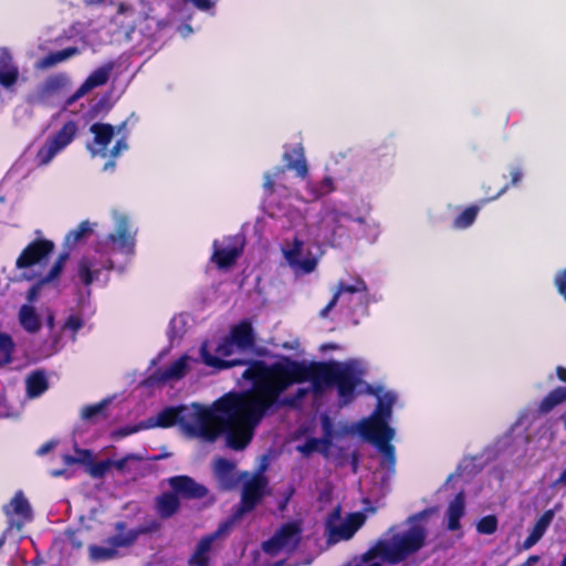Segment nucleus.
<instances>
[{
	"label": "nucleus",
	"mask_w": 566,
	"mask_h": 566,
	"mask_svg": "<svg viewBox=\"0 0 566 566\" xmlns=\"http://www.w3.org/2000/svg\"><path fill=\"white\" fill-rule=\"evenodd\" d=\"M366 291L367 286L365 282L360 279H355L353 283L340 281L337 285L336 291L334 292L333 298L321 311V316L326 317L328 313L332 311V308L337 304V302L348 304L352 301L353 294Z\"/></svg>",
	"instance_id": "nucleus-14"
},
{
	"label": "nucleus",
	"mask_w": 566,
	"mask_h": 566,
	"mask_svg": "<svg viewBox=\"0 0 566 566\" xmlns=\"http://www.w3.org/2000/svg\"><path fill=\"white\" fill-rule=\"evenodd\" d=\"M283 254L295 274H307L315 270L317 260L303 241L294 239L292 243H286L283 248Z\"/></svg>",
	"instance_id": "nucleus-10"
},
{
	"label": "nucleus",
	"mask_w": 566,
	"mask_h": 566,
	"mask_svg": "<svg viewBox=\"0 0 566 566\" xmlns=\"http://www.w3.org/2000/svg\"><path fill=\"white\" fill-rule=\"evenodd\" d=\"M82 326V321L77 316H70L65 323V328L76 332Z\"/></svg>",
	"instance_id": "nucleus-46"
},
{
	"label": "nucleus",
	"mask_w": 566,
	"mask_h": 566,
	"mask_svg": "<svg viewBox=\"0 0 566 566\" xmlns=\"http://www.w3.org/2000/svg\"><path fill=\"white\" fill-rule=\"evenodd\" d=\"M305 392V389H300V395L303 396Z\"/></svg>",
	"instance_id": "nucleus-61"
},
{
	"label": "nucleus",
	"mask_w": 566,
	"mask_h": 566,
	"mask_svg": "<svg viewBox=\"0 0 566 566\" xmlns=\"http://www.w3.org/2000/svg\"><path fill=\"white\" fill-rule=\"evenodd\" d=\"M361 374L363 368L358 361L307 364L282 357L270 365L259 363L244 373L245 377L253 380V390L242 395L229 394L211 407L193 403L166 408L146 424L124 429L119 434L123 437L140 429L177 424L185 433L207 440H213L224 431L231 448L243 449L252 439L254 428L265 410L291 385L308 382L314 392L336 385L340 401L345 405L353 399Z\"/></svg>",
	"instance_id": "nucleus-1"
},
{
	"label": "nucleus",
	"mask_w": 566,
	"mask_h": 566,
	"mask_svg": "<svg viewBox=\"0 0 566 566\" xmlns=\"http://www.w3.org/2000/svg\"><path fill=\"white\" fill-rule=\"evenodd\" d=\"M142 461L143 457L130 453L122 459L113 460V468L123 474H134L139 470Z\"/></svg>",
	"instance_id": "nucleus-25"
},
{
	"label": "nucleus",
	"mask_w": 566,
	"mask_h": 566,
	"mask_svg": "<svg viewBox=\"0 0 566 566\" xmlns=\"http://www.w3.org/2000/svg\"><path fill=\"white\" fill-rule=\"evenodd\" d=\"M242 251V241L239 238L229 239V243L220 247L218 241L213 243L211 260L221 269L228 268L235 262Z\"/></svg>",
	"instance_id": "nucleus-15"
},
{
	"label": "nucleus",
	"mask_w": 566,
	"mask_h": 566,
	"mask_svg": "<svg viewBox=\"0 0 566 566\" xmlns=\"http://www.w3.org/2000/svg\"><path fill=\"white\" fill-rule=\"evenodd\" d=\"M294 151L296 155H298V157H300L298 159H296L295 161H291L290 155L287 153H285L284 160L287 163V167L290 169H294L297 172V175H300L301 177H304L307 172V167H306L305 160L303 159L302 154H298L296 149Z\"/></svg>",
	"instance_id": "nucleus-40"
},
{
	"label": "nucleus",
	"mask_w": 566,
	"mask_h": 566,
	"mask_svg": "<svg viewBox=\"0 0 566 566\" xmlns=\"http://www.w3.org/2000/svg\"><path fill=\"white\" fill-rule=\"evenodd\" d=\"M10 518H18L19 525L31 520V506L21 492H18L10 503L4 507Z\"/></svg>",
	"instance_id": "nucleus-19"
},
{
	"label": "nucleus",
	"mask_w": 566,
	"mask_h": 566,
	"mask_svg": "<svg viewBox=\"0 0 566 566\" xmlns=\"http://www.w3.org/2000/svg\"><path fill=\"white\" fill-rule=\"evenodd\" d=\"M19 323L21 327L31 334H34L41 328V318L35 308L31 305H22L19 311Z\"/></svg>",
	"instance_id": "nucleus-21"
},
{
	"label": "nucleus",
	"mask_w": 566,
	"mask_h": 566,
	"mask_svg": "<svg viewBox=\"0 0 566 566\" xmlns=\"http://www.w3.org/2000/svg\"><path fill=\"white\" fill-rule=\"evenodd\" d=\"M77 124L66 122L55 134L50 136L38 150L35 161L39 166H45L65 147H67L77 134Z\"/></svg>",
	"instance_id": "nucleus-9"
},
{
	"label": "nucleus",
	"mask_w": 566,
	"mask_h": 566,
	"mask_svg": "<svg viewBox=\"0 0 566 566\" xmlns=\"http://www.w3.org/2000/svg\"><path fill=\"white\" fill-rule=\"evenodd\" d=\"M228 527V524H224L223 526H221L218 531V534L219 533H223L226 531V528Z\"/></svg>",
	"instance_id": "nucleus-57"
},
{
	"label": "nucleus",
	"mask_w": 566,
	"mask_h": 566,
	"mask_svg": "<svg viewBox=\"0 0 566 566\" xmlns=\"http://www.w3.org/2000/svg\"><path fill=\"white\" fill-rule=\"evenodd\" d=\"M522 178V172L518 169L512 171V181L513 184H517Z\"/></svg>",
	"instance_id": "nucleus-49"
},
{
	"label": "nucleus",
	"mask_w": 566,
	"mask_h": 566,
	"mask_svg": "<svg viewBox=\"0 0 566 566\" xmlns=\"http://www.w3.org/2000/svg\"><path fill=\"white\" fill-rule=\"evenodd\" d=\"M322 428L324 431V436L321 439H308L304 444L298 446L297 450L307 455L313 452H319L325 455H327L332 439H333V431H332V422L328 419V417L324 416L322 419Z\"/></svg>",
	"instance_id": "nucleus-16"
},
{
	"label": "nucleus",
	"mask_w": 566,
	"mask_h": 566,
	"mask_svg": "<svg viewBox=\"0 0 566 566\" xmlns=\"http://www.w3.org/2000/svg\"><path fill=\"white\" fill-rule=\"evenodd\" d=\"M64 474H65V471H62V470H56V471L52 472L53 476H61V475H64Z\"/></svg>",
	"instance_id": "nucleus-55"
},
{
	"label": "nucleus",
	"mask_w": 566,
	"mask_h": 566,
	"mask_svg": "<svg viewBox=\"0 0 566 566\" xmlns=\"http://www.w3.org/2000/svg\"><path fill=\"white\" fill-rule=\"evenodd\" d=\"M188 356H182L176 361H174L160 376L161 380H176L181 378L189 368Z\"/></svg>",
	"instance_id": "nucleus-27"
},
{
	"label": "nucleus",
	"mask_w": 566,
	"mask_h": 566,
	"mask_svg": "<svg viewBox=\"0 0 566 566\" xmlns=\"http://www.w3.org/2000/svg\"><path fill=\"white\" fill-rule=\"evenodd\" d=\"M338 221V214L335 211L328 210L324 213L321 220V228L324 232V235L327 237L328 233H333L335 228L334 224Z\"/></svg>",
	"instance_id": "nucleus-39"
},
{
	"label": "nucleus",
	"mask_w": 566,
	"mask_h": 566,
	"mask_svg": "<svg viewBox=\"0 0 566 566\" xmlns=\"http://www.w3.org/2000/svg\"><path fill=\"white\" fill-rule=\"evenodd\" d=\"M53 448V443H46L39 449V454H45Z\"/></svg>",
	"instance_id": "nucleus-50"
},
{
	"label": "nucleus",
	"mask_w": 566,
	"mask_h": 566,
	"mask_svg": "<svg viewBox=\"0 0 566 566\" xmlns=\"http://www.w3.org/2000/svg\"><path fill=\"white\" fill-rule=\"evenodd\" d=\"M186 318L184 316H176L170 322V333L177 336L184 332Z\"/></svg>",
	"instance_id": "nucleus-44"
},
{
	"label": "nucleus",
	"mask_w": 566,
	"mask_h": 566,
	"mask_svg": "<svg viewBox=\"0 0 566 566\" xmlns=\"http://www.w3.org/2000/svg\"><path fill=\"white\" fill-rule=\"evenodd\" d=\"M113 468V459H107L97 463H93V457L91 455L90 462L86 464V472L94 479L103 478Z\"/></svg>",
	"instance_id": "nucleus-30"
},
{
	"label": "nucleus",
	"mask_w": 566,
	"mask_h": 566,
	"mask_svg": "<svg viewBox=\"0 0 566 566\" xmlns=\"http://www.w3.org/2000/svg\"><path fill=\"white\" fill-rule=\"evenodd\" d=\"M46 388V378L42 373H33L27 378V392L30 398L40 396Z\"/></svg>",
	"instance_id": "nucleus-28"
},
{
	"label": "nucleus",
	"mask_w": 566,
	"mask_h": 566,
	"mask_svg": "<svg viewBox=\"0 0 566 566\" xmlns=\"http://www.w3.org/2000/svg\"><path fill=\"white\" fill-rule=\"evenodd\" d=\"M395 400L396 396L392 392L378 395V406L374 415L357 424L359 433L382 453V464L388 469L395 464L394 447L389 444L395 431L387 426L385 419L390 417Z\"/></svg>",
	"instance_id": "nucleus-5"
},
{
	"label": "nucleus",
	"mask_w": 566,
	"mask_h": 566,
	"mask_svg": "<svg viewBox=\"0 0 566 566\" xmlns=\"http://www.w3.org/2000/svg\"><path fill=\"white\" fill-rule=\"evenodd\" d=\"M48 324H49L50 326H52V324H53V317H49V322H48Z\"/></svg>",
	"instance_id": "nucleus-60"
},
{
	"label": "nucleus",
	"mask_w": 566,
	"mask_h": 566,
	"mask_svg": "<svg viewBox=\"0 0 566 566\" xmlns=\"http://www.w3.org/2000/svg\"><path fill=\"white\" fill-rule=\"evenodd\" d=\"M301 526L297 522L284 524L274 536L263 544V548L271 555L293 551L301 539Z\"/></svg>",
	"instance_id": "nucleus-11"
},
{
	"label": "nucleus",
	"mask_w": 566,
	"mask_h": 566,
	"mask_svg": "<svg viewBox=\"0 0 566 566\" xmlns=\"http://www.w3.org/2000/svg\"><path fill=\"white\" fill-rule=\"evenodd\" d=\"M75 453L76 455L75 457H72V455H63V462L66 464V465H71V464H75V463H81V464H84L86 467V464L90 462L91 460V451L90 450H85V449H75Z\"/></svg>",
	"instance_id": "nucleus-38"
},
{
	"label": "nucleus",
	"mask_w": 566,
	"mask_h": 566,
	"mask_svg": "<svg viewBox=\"0 0 566 566\" xmlns=\"http://www.w3.org/2000/svg\"><path fill=\"white\" fill-rule=\"evenodd\" d=\"M558 378L566 382V368L558 367L557 368ZM566 400V387H558L552 392H549L541 402L539 410L542 412H548L557 405L564 402Z\"/></svg>",
	"instance_id": "nucleus-20"
},
{
	"label": "nucleus",
	"mask_w": 566,
	"mask_h": 566,
	"mask_svg": "<svg viewBox=\"0 0 566 566\" xmlns=\"http://www.w3.org/2000/svg\"><path fill=\"white\" fill-rule=\"evenodd\" d=\"M213 474L222 490H231L243 482L241 507L234 518L251 511L268 494V481L262 474L239 473L235 464L226 459L213 462Z\"/></svg>",
	"instance_id": "nucleus-4"
},
{
	"label": "nucleus",
	"mask_w": 566,
	"mask_h": 566,
	"mask_svg": "<svg viewBox=\"0 0 566 566\" xmlns=\"http://www.w3.org/2000/svg\"><path fill=\"white\" fill-rule=\"evenodd\" d=\"M114 218L116 221V232L99 244L94 255L84 258L78 264V276L86 285L97 277L101 270L112 266L111 260L104 258L105 253L120 252L128 254L133 251L134 233L128 229L127 218L117 212L114 213Z\"/></svg>",
	"instance_id": "nucleus-3"
},
{
	"label": "nucleus",
	"mask_w": 566,
	"mask_h": 566,
	"mask_svg": "<svg viewBox=\"0 0 566 566\" xmlns=\"http://www.w3.org/2000/svg\"><path fill=\"white\" fill-rule=\"evenodd\" d=\"M264 186L266 188H269V189H272V187H273V181L270 179L269 175L265 176V184H264Z\"/></svg>",
	"instance_id": "nucleus-53"
},
{
	"label": "nucleus",
	"mask_w": 566,
	"mask_h": 566,
	"mask_svg": "<svg viewBox=\"0 0 566 566\" xmlns=\"http://www.w3.org/2000/svg\"><path fill=\"white\" fill-rule=\"evenodd\" d=\"M538 541L535 539L531 534L526 537V539L523 543V549H530L532 548Z\"/></svg>",
	"instance_id": "nucleus-47"
},
{
	"label": "nucleus",
	"mask_w": 566,
	"mask_h": 566,
	"mask_svg": "<svg viewBox=\"0 0 566 566\" xmlns=\"http://www.w3.org/2000/svg\"><path fill=\"white\" fill-rule=\"evenodd\" d=\"M168 4L180 10L181 4H186L187 2H191L195 7L200 10H208L213 7V2L211 0H166Z\"/></svg>",
	"instance_id": "nucleus-41"
},
{
	"label": "nucleus",
	"mask_w": 566,
	"mask_h": 566,
	"mask_svg": "<svg viewBox=\"0 0 566 566\" xmlns=\"http://www.w3.org/2000/svg\"><path fill=\"white\" fill-rule=\"evenodd\" d=\"M113 166H114V164H113V163H107V164L105 165L104 169H105V170H107V169L112 168Z\"/></svg>",
	"instance_id": "nucleus-58"
},
{
	"label": "nucleus",
	"mask_w": 566,
	"mask_h": 566,
	"mask_svg": "<svg viewBox=\"0 0 566 566\" xmlns=\"http://www.w3.org/2000/svg\"><path fill=\"white\" fill-rule=\"evenodd\" d=\"M555 285H556L559 294L566 301V269L556 274Z\"/></svg>",
	"instance_id": "nucleus-45"
},
{
	"label": "nucleus",
	"mask_w": 566,
	"mask_h": 566,
	"mask_svg": "<svg viewBox=\"0 0 566 566\" xmlns=\"http://www.w3.org/2000/svg\"><path fill=\"white\" fill-rule=\"evenodd\" d=\"M497 530V518L494 515H488L481 518L476 524V531L480 534L491 535Z\"/></svg>",
	"instance_id": "nucleus-36"
},
{
	"label": "nucleus",
	"mask_w": 566,
	"mask_h": 566,
	"mask_svg": "<svg viewBox=\"0 0 566 566\" xmlns=\"http://www.w3.org/2000/svg\"><path fill=\"white\" fill-rule=\"evenodd\" d=\"M54 244L48 240H39L29 244L17 260V268L20 270L41 266L51 254Z\"/></svg>",
	"instance_id": "nucleus-13"
},
{
	"label": "nucleus",
	"mask_w": 566,
	"mask_h": 566,
	"mask_svg": "<svg viewBox=\"0 0 566 566\" xmlns=\"http://www.w3.org/2000/svg\"><path fill=\"white\" fill-rule=\"evenodd\" d=\"M18 78V70L11 63V56L6 50H0V84L11 86Z\"/></svg>",
	"instance_id": "nucleus-23"
},
{
	"label": "nucleus",
	"mask_w": 566,
	"mask_h": 566,
	"mask_svg": "<svg viewBox=\"0 0 566 566\" xmlns=\"http://www.w3.org/2000/svg\"><path fill=\"white\" fill-rule=\"evenodd\" d=\"M179 499L175 493H166L157 500V512L161 517H169L177 512Z\"/></svg>",
	"instance_id": "nucleus-26"
},
{
	"label": "nucleus",
	"mask_w": 566,
	"mask_h": 566,
	"mask_svg": "<svg viewBox=\"0 0 566 566\" xmlns=\"http://www.w3.org/2000/svg\"><path fill=\"white\" fill-rule=\"evenodd\" d=\"M66 259H67L66 254L61 255L56 260V262L52 265L49 273L40 276V283L41 284L49 283V282L53 281L54 279H56L61 274Z\"/></svg>",
	"instance_id": "nucleus-37"
},
{
	"label": "nucleus",
	"mask_w": 566,
	"mask_h": 566,
	"mask_svg": "<svg viewBox=\"0 0 566 566\" xmlns=\"http://www.w3.org/2000/svg\"><path fill=\"white\" fill-rule=\"evenodd\" d=\"M554 485L555 486H557V485L566 486V468L563 470L559 478L554 482Z\"/></svg>",
	"instance_id": "nucleus-48"
},
{
	"label": "nucleus",
	"mask_w": 566,
	"mask_h": 566,
	"mask_svg": "<svg viewBox=\"0 0 566 566\" xmlns=\"http://www.w3.org/2000/svg\"><path fill=\"white\" fill-rule=\"evenodd\" d=\"M253 344L252 328L247 322L234 326L229 337L224 338L216 347L206 343L201 347L203 361L211 367L227 368L240 364L238 359H229L240 350L251 347Z\"/></svg>",
	"instance_id": "nucleus-6"
},
{
	"label": "nucleus",
	"mask_w": 566,
	"mask_h": 566,
	"mask_svg": "<svg viewBox=\"0 0 566 566\" xmlns=\"http://www.w3.org/2000/svg\"><path fill=\"white\" fill-rule=\"evenodd\" d=\"M218 534L213 536L206 537L200 541L195 554L191 557V564L196 566H208L209 557L208 553L211 546L212 541L217 537Z\"/></svg>",
	"instance_id": "nucleus-29"
},
{
	"label": "nucleus",
	"mask_w": 566,
	"mask_h": 566,
	"mask_svg": "<svg viewBox=\"0 0 566 566\" xmlns=\"http://www.w3.org/2000/svg\"><path fill=\"white\" fill-rule=\"evenodd\" d=\"M90 132L94 136L88 144V149L93 156L114 158L127 147L123 139H116L113 146L108 147L115 135L114 127L109 124L95 123L91 126Z\"/></svg>",
	"instance_id": "nucleus-8"
},
{
	"label": "nucleus",
	"mask_w": 566,
	"mask_h": 566,
	"mask_svg": "<svg viewBox=\"0 0 566 566\" xmlns=\"http://www.w3.org/2000/svg\"><path fill=\"white\" fill-rule=\"evenodd\" d=\"M81 53V50L76 46H70L53 53L48 54L45 57L40 60L36 65L40 69H49L59 63L65 62L77 54Z\"/></svg>",
	"instance_id": "nucleus-22"
},
{
	"label": "nucleus",
	"mask_w": 566,
	"mask_h": 566,
	"mask_svg": "<svg viewBox=\"0 0 566 566\" xmlns=\"http://www.w3.org/2000/svg\"><path fill=\"white\" fill-rule=\"evenodd\" d=\"M106 402H99L96 405L87 406L82 410V417L84 419H93L94 417L102 415L105 409Z\"/></svg>",
	"instance_id": "nucleus-42"
},
{
	"label": "nucleus",
	"mask_w": 566,
	"mask_h": 566,
	"mask_svg": "<svg viewBox=\"0 0 566 566\" xmlns=\"http://www.w3.org/2000/svg\"><path fill=\"white\" fill-rule=\"evenodd\" d=\"M559 566H566V554L564 555Z\"/></svg>",
	"instance_id": "nucleus-59"
},
{
	"label": "nucleus",
	"mask_w": 566,
	"mask_h": 566,
	"mask_svg": "<svg viewBox=\"0 0 566 566\" xmlns=\"http://www.w3.org/2000/svg\"><path fill=\"white\" fill-rule=\"evenodd\" d=\"M464 497L460 493L455 496V499L449 504L447 511V521L448 528L451 531H455L460 528V518L464 515Z\"/></svg>",
	"instance_id": "nucleus-24"
},
{
	"label": "nucleus",
	"mask_w": 566,
	"mask_h": 566,
	"mask_svg": "<svg viewBox=\"0 0 566 566\" xmlns=\"http://www.w3.org/2000/svg\"><path fill=\"white\" fill-rule=\"evenodd\" d=\"M429 515L422 512L408 520V528L391 538L380 539L359 560L348 566H382L384 563L397 564L423 547L427 537L424 520Z\"/></svg>",
	"instance_id": "nucleus-2"
},
{
	"label": "nucleus",
	"mask_w": 566,
	"mask_h": 566,
	"mask_svg": "<svg viewBox=\"0 0 566 566\" xmlns=\"http://www.w3.org/2000/svg\"><path fill=\"white\" fill-rule=\"evenodd\" d=\"M112 69H113V65L108 64V65L98 67L97 70L92 72L87 76V78L83 82V84L78 87V90L75 92V94L70 98L69 104L83 97L85 94H87L90 91L94 90L95 87L106 84V82L109 78Z\"/></svg>",
	"instance_id": "nucleus-17"
},
{
	"label": "nucleus",
	"mask_w": 566,
	"mask_h": 566,
	"mask_svg": "<svg viewBox=\"0 0 566 566\" xmlns=\"http://www.w3.org/2000/svg\"><path fill=\"white\" fill-rule=\"evenodd\" d=\"M179 32L182 36H187L188 34H190L192 32V30L189 25H185L179 29Z\"/></svg>",
	"instance_id": "nucleus-51"
},
{
	"label": "nucleus",
	"mask_w": 566,
	"mask_h": 566,
	"mask_svg": "<svg viewBox=\"0 0 566 566\" xmlns=\"http://www.w3.org/2000/svg\"><path fill=\"white\" fill-rule=\"evenodd\" d=\"M93 231V224L88 221L82 222L76 229L69 232L65 238L66 244L75 245L82 239L86 238Z\"/></svg>",
	"instance_id": "nucleus-31"
},
{
	"label": "nucleus",
	"mask_w": 566,
	"mask_h": 566,
	"mask_svg": "<svg viewBox=\"0 0 566 566\" xmlns=\"http://www.w3.org/2000/svg\"><path fill=\"white\" fill-rule=\"evenodd\" d=\"M479 209L475 207H470L465 209L455 220H454V227L459 229H464L470 227L473 221L475 220V217L478 214Z\"/></svg>",
	"instance_id": "nucleus-35"
},
{
	"label": "nucleus",
	"mask_w": 566,
	"mask_h": 566,
	"mask_svg": "<svg viewBox=\"0 0 566 566\" xmlns=\"http://www.w3.org/2000/svg\"><path fill=\"white\" fill-rule=\"evenodd\" d=\"M128 10V7L120 3L119 7H118V12L119 13H125L126 11Z\"/></svg>",
	"instance_id": "nucleus-54"
},
{
	"label": "nucleus",
	"mask_w": 566,
	"mask_h": 566,
	"mask_svg": "<svg viewBox=\"0 0 566 566\" xmlns=\"http://www.w3.org/2000/svg\"><path fill=\"white\" fill-rule=\"evenodd\" d=\"M169 485L174 491L185 497L200 499L207 494V489L186 475L169 479Z\"/></svg>",
	"instance_id": "nucleus-18"
},
{
	"label": "nucleus",
	"mask_w": 566,
	"mask_h": 566,
	"mask_svg": "<svg viewBox=\"0 0 566 566\" xmlns=\"http://www.w3.org/2000/svg\"><path fill=\"white\" fill-rule=\"evenodd\" d=\"M38 289L32 287L28 293V300L33 301L36 297Z\"/></svg>",
	"instance_id": "nucleus-52"
},
{
	"label": "nucleus",
	"mask_w": 566,
	"mask_h": 566,
	"mask_svg": "<svg viewBox=\"0 0 566 566\" xmlns=\"http://www.w3.org/2000/svg\"><path fill=\"white\" fill-rule=\"evenodd\" d=\"M13 347L12 338L9 335L0 334V366L10 363Z\"/></svg>",
	"instance_id": "nucleus-34"
},
{
	"label": "nucleus",
	"mask_w": 566,
	"mask_h": 566,
	"mask_svg": "<svg viewBox=\"0 0 566 566\" xmlns=\"http://www.w3.org/2000/svg\"><path fill=\"white\" fill-rule=\"evenodd\" d=\"M22 276H23L24 279H27V280H30V279L35 277V275H33V274H29V273H27V272H24V273L22 274Z\"/></svg>",
	"instance_id": "nucleus-56"
},
{
	"label": "nucleus",
	"mask_w": 566,
	"mask_h": 566,
	"mask_svg": "<svg viewBox=\"0 0 566 566\" xmlns=\"http://www.w3.org/2000/svg\"><path fill=\"white\" fill-rule=\"evenodd\" d=\"M366 516L360 513H352L342 516L340 510L335 509L327 518L326 532L329 543L347 541L364 525Z\"/></svg>",
	"instance_id": "nucleus-7"
},
{
	"label": "nucleus",
	"mask_w": 566,
	"mask_h": 566,
	"mask_svg": "<svg viewBox=\"0 0 566 566\" xmlns=\"http://www.w3.org/2000/svg\"><path fill=\"white\" fill-rule=\"evenodd\" d=\"M136 533L128 531L109 538L102 545H94L90 547V555L93 560L103 562L113 559L118 556L119 548L130 546L136 539Z\"/></svg>",
	"instance_id": "nucleus-12"
},
{
	"label": "nucleus",
	"mask_w": 566,
	"mask_h": 566,
	"mask_svg": "<svg viewBox=\"0 0 566 566\" xmlns=\"http://www.w3.org/2000/svg\"><path fill=\"white\" fill-rule=\"evenodd\" d=\"M19 413V409L9 406L7 398L0 397V417L8 418Z\"/></svg>",
	"instance_id": "nucleus-43"
},
{
	"label": "nucleus",
	"mask_w": 566,
	"mask_h": 566,
	"mask_svg": "<svg viewBox=\"0 0 566 566\" xmlns=\"http://www.w3.org/2000/svg\"><path fill=\"white\" fill-rule=\"evenodd\" d=\"M307 187H308V190L311 191V196H312L313 200L318 199L319 197L332 192L334 189L333 179L329 177L324 178L317 185L310 184Z\"/></svg>",
	"instance_id": "nucleus-33"
},
{
	"label": "nucleus",
	"mask_w": 566,
	"mask_h": 566,
	"mask_svg": "<svg viewBox=\"0 0 566 566\" xmlns=\"http://www.w3.org/2000/svg\"><path fill=\"white\" fill-rule=\"evenodd\" d=\"M554 518V511L548 510L546 511L535 523L534 527L531 531V535L539 541L543 535L545 534L546 530L551 525L552 521Z\"/></svg>",
	"instance_id": "nucleus-32"
}]
</instances>
